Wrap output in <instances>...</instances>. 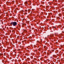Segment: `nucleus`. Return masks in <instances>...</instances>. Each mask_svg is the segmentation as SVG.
<instances>
[{
    "instance_id": "f257e3e1",
    "label": "nucleus",
    "mask_w": 64,
    "mask_h": 64,
    "mask_svg": "<svg viewBox=\"0 0 64 64\" xmlns=\"http://www.w3.org/2000/svg\"><path fill=\"white\" fill-rule=\"evenodd\" d=\"M17 22H12L11 23V24H12V25H13V26H16L17 25Z\"/></svg>"
},
{
    "instance_id": "f03ea898",
    "label": "nucleus",
    "mask_w": 64,
    "mask_h": 64,
    "mask_svg": "<svg viewBox=\"0 0 64 64\" xmlns=\"http://www.w3.org/2000/svg\"><path fill=\"white\" fill-rule=\"evenodd\" d=\"M28 4L27 2H24L25 4Z\"/></svg>"
},
{
    "instance_id": "7ed1b4c3",
    "label": "nucleus",
    "mask_w": 64,
    "mask_h": 64,
    "mask_svg": "<svg viewBox=\"0 0 64 64\" xmlns=\"http://www.w3.org/2000/svg\"><path fill=\"white\" fill-rule=\"evenodd\" d=\"M24 14L25 15H26L27 14V13H25Z\"/></svg>"
},
{
    "instance_id": "20e7f679",
    "label": "nucleus",
    "mask_w": 64,
    "mask_h": 64,
    "mask_svg": "<svg viewBox=\"0 0 64 64\" xmlns=\"http://www.w3.org/2000/svg\"><path fill=\"white\" fill-rule=\"evenodd\" d=\"M25 12H27V10H25Z\"/></svg>"
},
{
    "instance_id": "39448f33",
    "label": "nucleus",
    "mask_w": 64,
    "mask_h": 64,
    "mask_svg": "<svg viewBox=\"0 0 64 64\" xmlns=\"http://www.w3.org/2000/svg\"><path fill=\"white\" fill-rule=\"evenodd\" d=\"M37 42H39V41H38V40Z\"/></svg>"
},
{
    "instance_id": "423d86ee",
    "label": "nucleus",
    "mask_w": 64,
    "mask_h": 64,
    "mask_svg": "<svg viewBox=\"0 0 64 64\" xmlns=\"http://www.w3.org/2000/svg\"><path fill=\"white\" fill-rule=\"evenodd\" d=\"M46 20V21H48V20Z\"/></svg>"
},
{
    "instance_id": "0eeeda50",
    "label": "nucleus",
    "mask_w": 64,
    "mask_h": 64,
    "mask_svg": "<svg viewBox=\"0 0 64 64\" xmlns=\"http://www.w3.org/2000/svg\"><path fill=\"white\" fill-rule=\"evenodd\" d=\"M32 41V40H31V42H32V41Z\"/></svg>"
},
{
    "instance_id": "6e6552de",
    "label": "nucleus",
    "mask_w": 64,
    "mask_h": 64,
    "mask_svg": "<svg viewBox=\"0 0 64 64\" xmlns=\"http://www.w3.org/2000/svg\"><path fill=\"white\" fill-rule=\"evenodd\" d=\"M48 64H50V63H48Z\"/></svg>"
},
{
    "instance_id": "1a4fd4ad",
    "label": "nucleus",
    "mask_w": 64,
    "mask_h": 64,
    "mask_svg": "<svg viewBox=\"0 0 64 64\" xmlns=\"http://www.w3.org/2000/svg\"><path fill=\"white\" fill-rule=\"evenodd\" d=\"M49 5H50V4H49Z\"/></svg>"
},
{
    "instance_id": "9d476101",
    "label": "nucleus",
    "mask_w": 64,
    "mask_h": 64,
    "mask_svg": "<svg viewBox=\"0 0 64 64\" xmlns=\"http://www.w3.org/2000/svg\"><path fill=\"white\" fill-rule=\"evenodd\" d=\"M48 52H49V50H48Z\"/></svg>"
},
{
    "instance_id": "9b49d317",
    "label": "nucleus",
    "mask_w": 64,
    "mask_h": 64,
    "mask_svg": "<svg viewBox=\"0 0 64 64\" xmlns=\"http://www.w3.org/2000/svg\"><path fill=\"white\" fill-rule=\"evenodd\" d=\"M49 3V2H48V3Z\"/></svg>"
},
{
    "instance_id": "f8f14e48",
    "label": "nucleus",
    "mask_w": 64,
    "mask_h": 64,
    "mask_svg": "<svg viewBox=\"0 0 64 64\" xmlns=\"http://www.w3.org/2000/svg\"><path fill=\"white\" fill-rule=\"evenodd\" d=\"M41 42H42V41H41Z\"/></svg>"
}]
</instances>
